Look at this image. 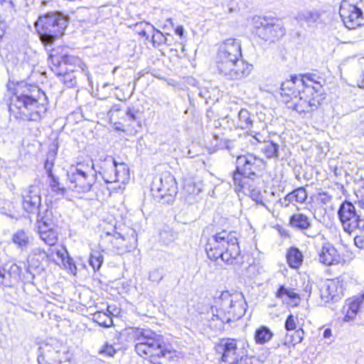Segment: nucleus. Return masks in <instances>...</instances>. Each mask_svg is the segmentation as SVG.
Here are the masks:
<instances>
[{
    "mask_svg": "<svg viewBox=\"0 0 364 364\" xmlns=\"http://www.w3.org/2000/svg\"><path fill=\"white\" fill-rule=\"evenodd\" d=\"M325 79L318 73L308 72L290 75L281 85V101L299 114L313 113L326 102Z\"/></svg>",
    "mask_w": 364,
    "mask_h": 364,
    "instance_id": "1",
    "label": "nucleus"
},
{
    "mask_svg": "<svg viewBox=\"0 0 364 364\" xmlns=\"http://www.w3.org/2000/svg\"><path fill=\"white\" fill-rule=\"evenodd\" d=\"M48 99L38 85L23 82L6 85L9 117L16 121L38 122L48 110Z\"/></svg>",
    "mask_w": 364,
    "mask_h": 364,
    "instance_id": "2",
    "label": "nucleus"
},
{
    "mask_svg": "<svg viewBox=\"0 0 364 364\" xmlns=\"http://www.w3.org/2000/svg\"><path fill=\"white\" fill-rule=\"evenodd\" d=\"M126 341H134V350L138 356L150 364H164L176 355V350L164 337L151 329L127 326L119 333Z\"/></svg>",
    "mask_w": 364,
    "mask_h": 364,
    "instance_id": "3",
    "label": "nucleus"
},
{
    "mask_svg": "<svg viewBox=\"0 0 364 364\" xmlns=\"http://www.w3.org/2000/svg\"><path fill=\"white\" fill-rule=\"evenodd\" d=\"M207 257L213 261L219 259L232 264L241 255L240 233L232 230L228 219L220 221V230L208 237L205 244Z\"/></svg>",
    "mask_w": 364,
    "mask_h": 364,
    "instance_id": "4",
    "label": "nucleus"
},
{
    "mask_svg": "<svg viewBox=\"0 0 364 364\" xmlns=\"http://www.w3.org/2000/svg\"><path fill=\"white\" fill-rule=\"evenodd\" d=\"M241 46L235 38H228L220 44L216 56L218 73L229 80H240L248 76L252 65L242 59Z\"/></svg>",
    "mask_w": 364,
    "mask_h": 364,
    "instance_id": "5",
    "label": "nucleus"
},
{
    "mask_svg": "<svg viewBox=\"0 0 364 364\" xmlns=\"http://www.w3.org/2000/svg\"><path fill=\"white\" fill-rule=\"evenodd\" d=\"M248 347L247 342L223 337L215 343L213 350L220 364H262L258 356L248 354Z\"/></svg>",
    "mask_w": 364,
    "mask_h": 364,
    "instance_id": "6",
    "label": "nucleus"
},
{
    "mask_svg": "<svg viewBox=\"0 0 364 364\" xmlns=\"http://www.w3.org/2000/svg\"><path fill=\"white\" fill-rule=\"evenodd\" d=\"M245 297L242 292L233 289L223 291L214 299L212 319L219 321V326L238 319L245 313Z\"/></svg>",
    "mask_w": 364,
    "mask_h": 364,
    "instance_id": "7",
    "label": "nucleus"
},
{
    "mask_svg": "<svg viewBox=\"0 0 364 364\" xmlns=\"http://www.w3.org/2000/svg\"><path fill=\"white\" fill-rule=\"evenodd\" d=\"M48 63L52 71L68 85H73L75 82V77L71 76L70 73L83 70L86 68L80 57L68 54L65 48L62 46L49 50Z\"/></svg>",
    "mask_w": 364,
    "mask_h": 364,
    "instance_id": "8",
    "label": "nucleus"
},
{
    "mask_svg": "<svg viewBox=\"0 0 364 364\" xmlns=\"http://www.w3.org/2000/svg\"><path fill=\"white\" fill-rule=\"evenodd\" d=\"M67 26L65 17L58 12H48L41 15L35 23L40 40L46 46L62 37Z\"/></svg>",
    "mask_w": 364,
    "mask_h": 364,
    "instance_id": "9",
    "label": "nucleus"
},
{
    "mask_svg": "<svg viewBox=\"0 0 364 364\" xmlns=\"http://www.w3.org/2000/svg\"><path fill=\"white\" fill-rule=\"evenodd\" d=\"M253 33L259 41L274 43L286 33L282 21L274 17L257 16L253 18Z\"/></svg>",
    "mask_w": 364,
    "mask_h": 364,
    "instance_id": "10",
    "label": "nucleus"
},
{
    "mask_svg": "<svg viewBox=\"0 0 364 364\" xmlns=\"http://www.w3.org/2000/svg\"><path fill=\"white\" fill-rule=\"evenodd\" d=\"M338 14L348 29L364 26V0H341Z\"/></svg>",
    "mask_w": 364,
    "mask_h": 364,
    "instance_id": "11",
    "label": "nucleus"
},
{
    "mask_svg": "<svg viewBox=\"0 0 364 364\" xmlns=\"http://www.w3.org/2000/svg\"><path fill=\"white\" fill-rule=\"evenodd\" d=\"M98 173L106 183H119L124 184L129 179V169L125 163H117L115 159L107 156L97 164Z\"/></svg>",
    "mask_w": 364,
    "mask_h": 364,
    "instance_id": "12",
    "label": "nucleus"
},
{
    "mask_svg": "<svg viewBox=\"0 0 364 364\" xmlns=\"http://www.w3.org/2000/svg\"><path fill=\"white\" fill-rule=\"evenodd\" d=\"M78 163L75 168H70L67 173V183L68 188L77 193H87L91 191L96 181V176L92 170Z\"/></svg>",
    "mask_w": 364,
    "mask_h": 364,
    "instance_id": "13",
    "label": "nucleus"
},
{
    "mask_svg": "<svg viewBox=\"0 0 364 364\" xmlns=\"http://www.w3.org/2000/svg\"><path fill=\"white\" fill-rule=\"evenodd\" d=\"M338 216L344 232L349 235L364 230V219L357 213L355 205L344 200L338 210Z\"/></svg>",
    "mask_w": 364,
    "mask_h": 364,
    "instance_id": "14",
    "label": "nucleus"
},
{
    "mask_svg": "<svg viewBox=\"0 0 364 364\" xmlns=\"http://www.w3.org/2000/svg\"><path fill=\"white\" fill-rule=\"evenodd\" d=\"M135 237H123L118 232H105L101 235L99 240V248L105 251L114 252L118 254L129 251L135 244Z\"/></svg>",
    "mask_w": 364,
    "mask_h": 364,
    "instance_id": "15",
    "label": "nucleus"
},
{
    "mask_svg": "<svg viewBox=\"0 0 364 364\" xmlns=\"http://www.w3.org/2000/svg\"><path fill=\"white\" fill-rule=\"evenodd\" d=\"M134 34L144 44L151 43L154 48L171 44L168 43L166 36L154 25L146 21L136 23L134 27Z\"/></svg>",
    "mask_w": 364,
    "mask_h": 364,
    "instance_id": "16",
    "label": "nucleus"
},
{
    "mask_svg": "<svg viewBox=\"0 0 364 364\" xmlns=\"http://www.w3.org/2000/svg\"><path fill=\"white\" fill-rule=\"evenodd\" d=\"M63 348V345L56 340H51L50 342L41 343L38 348V363L70 364L68 360L64 359Z\"/></svg>",
    "mask_w": 364,
    "mask_h": 364,
    "instance_id": "17",
    "label": "nucleus"
},
{
    "mask_svg": "<svg viewBox=\"0 0 364 364\" xmlns=\"http://www.w3.org/2000/svg\"><path fill=\"white\" fill-rule=\"evenodd\" d=\"M38 235L46 245L55 246L59 240V232L53 212L46 209L43 215L38 222Z\"/></svg>",
    "mask_w": 364,
    "mask_h": 364,
    "instance_id": "18",
    "label": "nucleus"
},
{
    "mask_svg": "<svg viewBox=\"0 0 364 364\" xmlns=\"http://www.w3.org/2000/svg\"><path fill=\"white\" fill-rule=\"evenodd\" d=\"M318 262L324 267H343L347 264L345 256L331 242H324L318 250Z\"/></svg>",
    "mask_w": 364,
    "mask_h": 364,
    "instance_id": "19",
    "label": "nucleus"
},
{
    "mask_svg": "<svg viewBox=\"0 0 364 364\" xmlns=\"http://www.w3.org/2000/svg\"><path fill=\"white\" fill-rule=\"evenodd\" d=\"M304 320L297 313H290L284 321V329L287 332L288 343L292 346L301 343L304 338Z\"/></svg>",
    "mask_w": 364,
    "mask_h": 364,
    "instance_id": "20",
    "label": "nucleus"
},
{
    "mask_svg": "<svg viewBox=\"0 0 364 364\" xmlns=\"http://www.w3.org/2000/svg\"><path fill=\"white\" fill-rule=\"evenodd\" d=\"M156 190L157 197L165 199L168 203L174 200L178 193V183L171 171H165L161 173Z\"/></svg>",
    "mask_w": 364,
    "mask_h": 364,
    "instance_id": "21",
    "label": "nucleus"
},
{
    "mask_svg": "<svg viewBox=\"0 0 364 364\" xmlns=\"http://www.w3.org/2000/svg\"><path fill=\"white\" fill-rule=\"evenodd\" d=\"M236 166L240 171L250 177L262 173L266 168V162L253 154H247L237 158Z\"/></svg>",
    "mask_w": 364,
    "mask_h": 364,
    "instance_id": "22",
    "label": "nucleus"
},
{
    "mask_svg": "<svg viewBox=\"0 0 364 364\" xmlns=\"http://www.w3.org/2000/svg\"><path fill=\"white\" fill-rule=\"evenodd\" d=\"M363 301L364 293L348 298L341 309L343 321L348 322L355 319Z\"/></svg>",
    "mask_w": 364,
    "mask_h": 364,
    "instance_id": "23",
    "label": "nucleus"
},
{
    "mask_svg": "<svg viewBox=\"0 0 364 364\" xmlns=\"http://www.w3.org/2000/svg\"><path fill=\"white\" fill-rule=\"evenodd\" d=\"M41 204V197L39 190L31 186L23 197L22 206L28 213H33L38 210Z\"/></svg>",
    "mask_w": 364,
    "mask_h": 364,
    "instance_id": "24",
    "label": "nucleus"
},
{
    "mask_svg": "<svg viewBox=\"0 0 364 364\" xmlns=\"http://www.w3.org/2000/svg\"><path fill=\"white\" fill-rule=\"evenodd\" d=\"M274 296L277 299H288L293 306H298L302 300V296L299 289L288 287L285 285H279L274 293Z\"/></svg>",
    "mask_w": 364,
    "mask_h": 364,
    "instance_id": "25",
    "label": "nucleus"
},
{
    "mask_svg": "<svg viewBox=\"0 0 364 364\" xmlns=\"http://www.w3.org/2000/svg\"><path fill=\"white\" fill-rule=\"evenodd\" d=\"M343 279L341 277L328 279L323 289V296L327 301L334 300L343 294Z\"/></svg>",
    "mask_w": 364,
    "mask_h": 364,
    "instance_id": "26",
    "label": "nucleus"
},
{
    "mask_svg": "<svg viewBox=\"0 0 364 364\" xmlns=\"http://www.w3.org/2000/svg\"><path fill=\"white\" fill-rule=\"evenodd\" d=\"M109 122L117 129L126 132L130 128V123H127L124 112L122 109L116 107H112L108 112Z\"/></svg>",
    "mask_w": 364,
    "mask_h": 364,
    "instance_id": "27",
    "label": "nucleus"
},
{
    "mask_svg": "<svg viewBox=\"0 0 364 364\" xmlns=\"http://www.w3.org/2000/svg\"><path fill=\"white\" fill-rule=\"evenodd\" d=\"M286 261L289 267L298 269L304 261L303 253L296 247H290L286 253Z\"/></svg>",
    "mask_w": 364,
    "mask_h": 364,
    "instance_id": "28",
    "label": "nucleus"
},
{
    "mask_svg": "<svg viewBox=\"0 0 364 364\" xmlns=\"http://www.w3.org/2000/svg\"><path fill=\"white\" fill-rule=\"evenodd\" d=\"M289 225L294 228L305 230L310 228L311 222L309 217L306 215L301 213H296L290 217Z\"/></svg>",
    "mask_w": 364,
    "mask_h": 364,
    "instance_id": "29",
    "label": "nucleus"
},
{
    "mask_svg": "<svg viewBox=\"0 0 364 364\" xmlns=\"http://www.w3.org/2000/svg\"><path fill=\"white\" fill-rule=\"evenodd\" d=\"M274 333L266 326H260L254 333V340L256 344L264 345L270 341Z\"/></svg>",
    "mask_w": 364,
    "mask_h": 364,
    "instance_id": "30",
    "label": "nucleus"
},
{
    "mask_svg": "<svg viewBox=\"0 0 364 364\" xmlns=\"http://www.w3.org/2000/svg\"><path fill=\"white\" fill-rule=\"evenodd\" d=\"M31 237L25 230H17L12 236V242L21 249L27 248L31 244Z\"/></svg>",
    "mask_w": 364,
    "mask_h": 364,
    "instance_id": "31",
    "label": "nucleus"
},
{
    "mask_svg": "<svg viewBox=\"0 0 364 364\" xmlns=\"http://www.w3.org/2000/svg\"><path fill=\"white\" fill-rule=\"evenodd\" d=\"M332 196L327 192L319 191L311 196V205L315 208H322L331 202Z\"/></svg>",
    "mask_w": 364,
    "mask_h": 364,
    "instance_id": "32",
    "label": "nucleus"
},
{
    "mask_svg": "<svg viewBox=\"0 0 364 364\" xmlns=\"http://www.w3.org/2000/svg\"><path fill=\"white\" fill-rule=\"evenodd\" d=\"M92 320L102 327H110L113 325L112 314L105 311H97L92 315Z\"/></svg>",
    "mask_w": 364,
    "mask_h": 364,
    "instance_id": "33",
    "label": "nucleus"
},
{
    "mask_svg": "<svg viewBox=\"0 0 364 364\" xmlns=\"http://www.w3.org/2000/svg\"><path fill=\"white\" fill-rule=\"evenodd\" d=\"M237 127L242 129H250L252 127L251 114L245 109H242L238 113Z\"/></svg>",
    "mask_w": 364,
    "mask_h": 364,
    "instance_id": "34",
    "label": "nucleus"
},
{
    "mask_svg": "<svg viewBox=\"0 0 364 364\" xmlns=\"http://www.w3.org/2000/svg\"><path fill=\"white\" fill-rule=\"evenodd\" d=\"M249 177L250 176H247V175L240 171L236 166L235 170L232 173V181L235 192L240 193L244 191L246 183L245 180L246 178Z\"/></svg>",
    "mask_w": 364,
    "mask_h": 364,
    "instance_id": "35",
    "label": "nucleus"
},
{
    "mask_svg": "<svg viewBox=\"0 0 364 364\" xmlns=\"http://www.w3.org/2000/svg\"><path fill=\"white\" fill-rule=\"evenodd\" d=\"M287 198L291 203H303L307 199V193L304 188L299 187L288 193Z\"/></svg>",
    "mask_w": 364,
    "mask_h": 364,
    "instance_id": "36",
    "label": "nucleus"
},
{
    "mask_svg": "<svg viewBox=\"0 0 364 364\" xmlns=\"http://www.w3.org/2000/svg\"><path fill=\"white\" fill-rule=\"evenodd\" d=\"M262 153L267 159L278 156V146L272 141H264V145L261 149Z\"/></svg>",
    "mask_w": 364,
    "mask_h": 364,
    "instance_id": "37",
    "label": "nucleus"
},
{
    "mask_svg": "<svg viewBox=\"0 0 364 364\" xmlns=\"http://www.w3.org/2000/svg\"><path fill=\"white\" fill-rule=\"evenodd\" d=\"M49 178V187L53 193L56 194L64 195L66 192V188L61 186L58 178L55 177L53 174L48 175Z\"/></svg>",
    "mask_w": 364,
    "mask_h": 364,
    "instance_id": "38",
    "label": "nucleus"
},
{
    "mask_svg": "<svg viewBox=\"0 0 364 364\" xmlns=\"http://www.w3.org/2000/svg\"><path fill=\"white\" fill-rule=\"evenodd\" d=\"M89 263L94 272H97L100 269L103 263V257L100 255H90Z\"/></svg>",
    "mask_w": 364,
    "mask_h": 364,
    "instance_id": "39",
    "label": "nucleus"
},
{
    "mask_svg": "<svg viewBox=\"0 0 364 364\" xmlns=\"http://www.w3.org/2000/svg\"><path fill=\"white\" fill-rule=\"evenodd\" d=\"M117 350L112 344L105 343L99 350V354L103 355L107 357H112Z\"/></svg>",
    "mask_w": 364,
    "mask_h": 364,
    "instance_id": "40",
    "label": "nucleus"
},
{
    "mask_svg": "<svg viewBox=\"0 0 364 364\" xmlns=\"http://www.w3.org/2000/svg\"><path fill=\"white\" fill-rule=\"evenodd\" d=\"M136 114L137 111L131 108H129L126 113H124V117L127 119V123H130V127H132L133 123L136 120Z\"/></svg>",
    "mask_w": 364,
    "mask_h": 364,
    "instance_id": "41",
    "label": "nucleus"
},
{
    "mask_svg": "<svg viewBox=\"0 0 364 364\" xmlns=\"http://www.w3.org/2000/svg\"><path fill=\"white\" fill-rule=\"evenodd\" d=\"M162 279V273L157 269L151 271L149 274V279L154 283H159Z\"/></svg>",
    "mask_w": 364,
    "mask_h": 364,
    "instance_id": "42",
    "label": "nucleus"
},
{
    "mask_svg": "<svg viewBox=\"0 0 364 364\" xmlns=\"http://www.w3.org/2000/svg\"><path fill=\"white\" fill-rule=\"evenodd\" d=\"M54 166V159L53 158L48 159L47 158L44 163V168L46 170L48 175H51L53 173V168Z\"/></svg>",
    "mask_w": 364,
    "mask_h": 364,
    "instance_id": "43",
    "label": "nucleus"
},
{
    "mask_svg": "<svg viewBox=\"0 0 364 364\" xmlns=\"http://www.w3.org/2000/svg\"><path fill=\"white\" fill-rule=\"evenodd\" d=\"M354 244L359 249H364V235H356L354 237Z\"/></svg>",
    "mask_w": 364,
    "mask_h": 364,
    "instance_id": "44",
    "label": "nucleus"
},
{
    "mask_svg": "<svg viewBox=\"0 0 364 364\" xmlns=\"http://www.w3.org/2000/svg\"><path fill=\"white\" fill-rule=\"evenodd\" d=\"M68 272L72 274L75 275L77 273V267L73 261H68L67 264L65 266Z\"/></svg>",
    "mask_w": 364,
    "mask_h": 364,
    "instance_id": "45",
    "label": "nucleus"
},
{
    "mask_svg": "<svg viewBox=\"0 0 364 364\" xmlns=\"http://www.w3.org/2000/svg\"><path fill=\"white\" fill-rule=\"evenodd\" d=\"M227 6L228 13L235 11L239 8L238 3L235 0L229 1Z\"/></svg>",
    "mask_w": 364,
    "mask_h": 364,
    "instance_id": "46",
    "label": "nucleus"
},
{
    "mask_svg": "<svg viewBox=\"0 0 364 364\" xmlns=\"http://www.w3.org/2000/svg\"><path fill=\"white\" fill-rule=\"evenodd\" d=\"M9 6L10 2L8 0H0V15L6 11Z\"/></svg>",
    "mask_w": 364,
    "mask_h": 364,
    "instance_id": "47",
    "label": "nucleus"
},
{
    "mask_svg": "<svg viewBox=\"0 0 364 364\" xmlns=\"http://www.w3.org/2000/svg\"><path fill=\"white\" fill-rule=\"evenodd\" d=\"M175 33L177 34L180 38L183 37V28L182 26H178L174 29Z\"/></svg>",
    "mask_w": 364,
    "mask_h": 364,
    "instance_id": "48",
    "label": "nucleus"
},
{
    "mask_svg": "<svg viewBox=\"0 0 364 364\" xmlns=\"http://www.w3.org/2000/svg\"><path fill=\"white\" fill-rule=\"evenodd\" d=\"M6 275V269L0 267V284H2Z\"/></svg>",
    "mask_w": 364,
    "mask_h": 364,
    "instance_id": "49",
    "label": "nucleus"
},
{
    "mask_svg": "<svg viewBox=\"0 0 364 364\" xmlns=\"http://www.w3.org/2000/svg\"><path fill=\"white\" fill-rule=\"evenodd\" d=\"M332 336V332H331V329L328 328H326L323 331V338H330L331 336Z\"/></svg>",
    "mask_w": 364,
    "mask_h": 364,
    "instance_id": "50",
    "label": "nucleus"
},
{
    "mask_svg": "<svg viewBox=\"0 0 364 364\" xmlns=\"http://www.w3.org/2000/svg\"><path fill=\"white\" fill-rule=\"evenodd\" d=\"M359 126L360 130L362 131V134L364 136V114L360 117Z\"/></svg>",
    "mask_w": 364,
    "mask_h": 364,
    "instance_id": "51",
    "label": "nucleus"
},
{
    "mask_svg": "<svg viewBox=\"0 0 364 364\" xmlns=\"http://www.w3.org/2000/svg\"><path fill=\"white\" fill-rule=\"evenodd\" d=\"M252 132L254 133V134H251V136H252V138L254 139H255L257 142L259 143H262V141H264V140H262L259 137V133H256L254 131H252Z\"/></svg>",
    "mask_w": 364,
    "mask_h": 364,
    "instance_id": "52",
    "label": "nucleus"
},
{
    "mask_svg": "<svg viewBox=\"0 0 364 364\" xmlns=\"http://www.w3.org/2000/svg\"><path fill=\"white\" fill-rule=\"evenodd\" d=\"M357 85L364 89V74L360 77V79L358 80Z\"/></svg>",
    "mask_w": 364,
    "mask_h": 364,
    "instance_id": "53",
    "label": "nucleus"
},
{
    "mask_svg": "<svg viewBox=\"0 0 364 364\" xmlns=\"http://www.w3.org/2000/svg\"><path fill=\"white\" fill-rule=\"evenodd\" d=\"M196 186V183L195 182H191L190 183L188 184V186L190 188V187H195Z\"/></svg>",
    "mask_w": 364,
    "mask_h": 364,
    "instance_id": "54",
    "label": "nucleus"
},
{
    "mask_svg": "<svg viewBox=\"0 0 364 364\" xmlns=\"http://www.w3.org/2000/svg\"><path fill=\"white\" fill-rule=\"evenodd\" d=\"M283 235H284L285 236H289V234L287 232H284Z\"/></svg>",
    "mask_w": 364,
    "mask_h": 364,
    "instance_id": "55",
    "label": "nucleus"
}]
</instances>
